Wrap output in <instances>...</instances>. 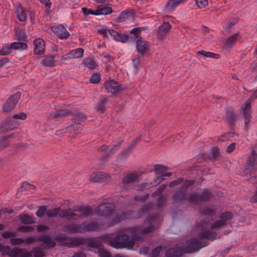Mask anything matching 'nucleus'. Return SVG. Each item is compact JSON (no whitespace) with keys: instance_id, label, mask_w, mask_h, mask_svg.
Listing matches in <instances>:
<instances>
[{"instance_id":"obj_2","label":"nucleus","mask_w":257,"mask_h":257,"mask_svg":"<svg viewBox=\"0 0 257 257\" xmlns=\"http://www.w3.org/2000/svg\"><path fill=\"white\" fill-rule=\"evenodd\" d=\"M135 235L131 236L125 233L124 231L119 232L117 235L113 238H108L109 245L115 248L132 249L135 244Z\"/></svg>"},{"instance_id":"obj_30","label":"nucleus","mask_w":257,"mask_h":257,"mask_svg":"<svg viewBox=\"0 0 257 257\" xmlns=\"http://www.w3.org/2000/svg\"><path fill=\"white\" fill-rule=\"evenodd\" d=\"M112 13L111 7H107L105 5H101L97 8V15H108Z\"/></svg>"},{"instance_id":"obj_20","label":"nucleus","mask_w":257,"mask_h":257,"mask_svg":"<svg viewBox=\"0 0 257 257\" xmlns=\"http://www.w3.org/2000/svg\"><path fill=\"white\" fill-rule=\"evenodd\" d=\"M64 228L70 234L83 232L82 223L77 224L73 222L66 224L64 226Z\"/></svg>"},{"instance_id":"obj_15","label":"nucleus","mask_w":257,"mask_h":257,"mask_svg":"<svg viewBox=\"0 0 257 257\" xmlns=\"http://www.w3.org/2000/svg\"><path fill=\"white\" fill-rule=\"evenodd\" d=\"M251 108V104H249V103H244V106L242 108L243 118L245 124V128H247L248 124L252 118Z\"/></svg>"},{"instance_id":"obj_28","label":"nucleus","mask_w":257,"mask_h":257,"mask_svg":"<svg viewBox=\"0 0 257 257\" xmlns=\"http://www.w3.org/2000/svg\"><path fill=\"white\" fill-rule=\"evenodd\" d=\"M171 28V25L169 22H164L159 27L158 32L159 36L161 37L165 36Z\"/></svg>"},{"instance_id":"obj_8","label":"nucleus","mask_w":257,"mask_h":257,"mask_svg":"<svg viewBox=\"0 0 257 257\" xmlns=\"http://www.w3.org/2000/svg\"><path fill=\"white\" fill-rule=\"evenodd\" d=\"M20 92H17L15 94L11 95L3 105V110L4 111L9 112L14 109L19 99L21 98Z\"/></svg>"},{"instance_id":"obj_10","label":"nucleus","mask_w":257,"mask_h":257,"mask_svg":"<svg viewBox=\"0 0 257 257\" xmlns=\"http://www.w3.org/2000/svg\"><path fill=\"white\" fill-rule=\"evenodd\" d=\"M83 232L97 231L105 228L103 223H99L96 221L90 222L85 221L82 223Z\"/></svg>"},{"instance_id":"obj_61","label":"nucleus","mask_w":257,"mask_h":257,"mask_svg":"<svg viewBox=\"0 0 257 257\" xmlns=\"http://www.w3.org/2000/svg\"><path fill=\"white\" fill-rule=\"evenodd\" d=\"M11 49L9 46L5 45L0 50V55L5 56L11 53Z\"/></svg>"},{"instance_id":"obj_46","label":"nucleus","mask_w":257,"mask_h":257,"mask_svg":"<svg viewBox=\"0 0 257 257\" xmlns=\"http://www.w3.org/2000/svg\"><path fill=\"white\" fill-rule=\"evenodd\" d=\"M101 80V76L99 73H93L89 79V81L91 83H98Z\"/></svg>"},{"instance_id":"obj_13","label":"nucleus","mask_w":257,"mask_h":257,"mask_svg":"<svg viewBox=\"0 0 257 257\" xmlns=\"http://www.w3.org/2000/svg\"><path fill=\"white\" fill-rule=\"evenodd\" d=\"M19 125L18 122L11 118H7L0 124V132L5 133L15 129Z\"/></svg>"},{"instance_id":"obj_31","label":"nucleus","mask_w":257,"mask_h":257,"mask_svg":"<svg viewBox=\"0 0 257 257\" xmlns=\"http://www.w3.org/2000/svg\"><path fill=\"white\" fill-rule=\"evenodd\" d=\"M15 34L17 37V39L19 41L25 42L27 41V36L24 30L19 28H15Z\"/></svg>"},{"instance_id":"obj_14","label":"nucleus","mask_w":257,"mask_h":257,"mask_svg":"<svg viewBox=\"0 0 257 257\" xmlns=\"http://www.w3.org/2000/svg\"><path fill=\"white\" fill-rule=\"evenodd\" d=\"M201 248V243L196 238H192L187 246V249L186 252L192 253L199 250Z\"/></svg>"},{"instance_id":"obj_9","label":"nucleus","mask_w":257,"mask_h":257,"mask_svg":"<svg viewBox=\"0 0 257 257\" xmlns=\"http://www.w3.org/2000/svg\"><path fill=\"white\" fill-rule=\"evenodd\" d=\"M159 220V216L158 214H154L148 215L145 221L149 224L147 227H145L142 229V232L144 234H148L153 231L155 229V225Z\"/></svg>"},{"instance_id":"obj_60","label":"nucleus","mask_w":257,"mask_h":257,"mask_svg":"<svg viewBox=\"0 0 257 257\" xmlns=\"http://www.w3.org/2000/svg\"><path fill=\"white\" fill-rule=\"evenodd\" d=\"M34 229V227L31 226H21L18 228V231L22 232H29Z\"/></svg>"},{"instance_id":"obj_59","label":"nucleus","mask_w":257,"mask_h":257,"mask_svg":"<svg viewBox=\"0 0 257 257\" xmlns=\"http://www.w3.org/2000/svg\"><path fill=\"white\" fill-rule=\"evenodd\" d=\"M195 4L199 9L204 8L208 4V0H195Z\"/></svg>"},{"instance_id":"obj_12","label":"nucleus","mask_w":257,"mask_h":257,"mask_svg":"<svg viewBox=\"0 0 257 257\" xmlns=\"http://www.w3.org/2000/svg\"><path fill=\"white\" fill-rule=\"evenodd\" d=\"M53 32L60 39H66L68 38L70 34L67 31L65 27L61 24L57 26H53L51 28Z\"/></svg>"},{"instance_id":"obj_26","label":"nucleus","mask_w":257,"mask_h":257,"mask_svg":"<svg viewBox=\"0 0 257 257\" xmlns=\"http://www.w3.org/2000/svg\"><path fill=\"white\" fill-rule=\"evenodd\" d=\"M239 37L240 34L239 32H237L229 37L225 41L224 47L226 48L231 49L235 44Z\"/></svg>"},{"instance_id":"obj_53","label":"nucleus","mask_w":257,"mask_h":257,"mask_svg":"<svg viewBox=\"0 0 257 257\" xmlns=\"http://www.w3.org/2000/svg\"><path fill=\"white\" fill-rule=\"evenodd\" d=\"M227 224V222H225L224 221L221 220H218L214 222V223L211 226V229H215L219 228Z\"/></svg>"},{"instance_id":"obj_47","label":"nucleus","mask_w":257,"mask_h":257,"mask_svg":"<svg viewBox=\"0 0 257 257\" xmlns=\"http://www.w3.org/2000/svg\"><path fill=\"white\" fill-rule=\"evenodd\" d=\"M153 185V184L152 183L143 182L139 185H138L137 186V188L138 190L143 191L146 189H150Z\"/></svg>"},{"instance_id":"obj_19","label":"nucleus","mask_w":257,"mask_h":257,"mask_svg":"<svg viewBox=\"0 0 257 257\" xmlns=\"http://www.w3.org/2000/svg\"><path fill=\"white\" fill-rule=\"evenodd\" d=\"M34 45V54L38 55L43 54L45 51V44L41 38H37L33 41Z\"/></svg>"},{"instance_id":"obj_56","label":"nucleus","mask_w":257,"mask_h":257,"mask_svg":"<svg viewBox=\"0 0 257 257\" xmlns=\"http://www.w3.org/2000/svg\"><path fill=\"white\" fill-rule=\"evenodd\" d=\"M195 182V181L194 180H186L184 182H183L180 189H185V190H186L187 188L193 185L194 184Z\"/></svg>"},{"instance_id":"obj_32","label":"nucleus","mask_w":257,"mask_h":257,"mask_svg":"<svg viewBox=\"0 0 257 257\" xmlns=\"http://www.w3.org/2000/svg\"><path fill=\"white\" fill-rule=\"evenodd\" d=\"M87 238L84 237L76 238L72 240V242L69 243V247L78 246L80 245H86Z\"/></svg>"},{"instance_id":"obj_42","label":"nucleus","mask_w":257,"mask_h":257,"mask_svg":"<svg viewBox=\"0 0 257 257\" xmlns=\"http://www.w3.org/2000/svg\"><path fill=\"white\" fill-rule=\"evenodd\" d=\"M233 217V214L231 212L225 211L221 213L219 215V218L225 222H227V221L232 219Z\"/></svg>"},{"instance_id":"obj_58","label":"nucleus","mask_w":257,"mask_h":257,"mask_svg":"<svg viewBox=\"0 0 257 257\" xmlns=\"http://www.w3.org/2000/svg\"><path fill=\"white\" fill-rule=\"evenodd\" d=\"M150 196L149 193H147L144 195H137L134 197V200L135 201H140L143 202H145L148 200Z\"/></svg>"},{"instance_id":"obj_11","label":"nucleus","mask_w":257,"mask_h":257,"mask_svg":"<svg viewBox=\"0 0 257 257\" xmlns=\"http://www.w3.org/2000/svg\"><path fill=\"white\" fill-rule=\"evenodd\" d=\"M171 199L173 204H176L186 200H187L189 203H192V201H189V195L187 196L186 190L180 188L175 191V193L172 195Z\"/></svg>"},{"instance_id":"obj_38","label":"nucleus","mask_w":257,"mask_h":257,"mask_svg":"<svg viewBox=\"0 0 257 257\" xmlns=\"http://www.w3.org/2000/svg\"><path fill=\"white\" fill-rule=\"evenodd\" d=\"M19 218L25 224H32L34 222V218L32 216L27 214L19 215Z\"/></svg>"},{"instance_id":"obj_43","label":"nucleus","mask_w":257,"mask_h":257,"mask_svg":"<svg viewBox=\"0 0 257 257\" xmlns=\"http://www.w3.org/2000/svg\"><path fill=\"white\" fill-rule=\"evenodd\" d=\"M72 211L71 208L69 209H61L60 207V211L58 215L60 218H65L67 220H69V212Z\"/></svg>"},{"instance_id":"obj_6","label":"nucleus","mask_w":257,"mask_h":257,"mask_svg":"<svg viewBox=\"0 0 257 257\" xmlns=\"http://www.w3.org/2000/svg\"><path fill=\"white\" fill-rule=\"evenodd\" d=\"M115 209L113 203H105L98 205L96 212L99 216L108 217L112 215Z\"/></svg>"},{"instance_id":"obj_49","label":"nucleus","mask_w":257,"mask_h":257,"mask_svg":"<svg viewBox=\"0 0 257 257\" xmlns=\"http://www.w3.org/2000/svg\"><path fill=\"white\" fill-rule=\"evenodd\" d=\"M11 136L12 135L6 136L2 139H0V151L7 147L9 145L8 139L10 138Z\"/></svg>"},{"instance_id":"obj_27","label":"nucleus","mask_w":257,"mask_h":257,"mask_svg":"<svg viewBox=\"0 0 257 257\" xmlns=\"http://www.w3.org/2000/svg\"><path fill=\"white\" fill-rule=\"evenodd\" d=\"M139 176L136 173L128 174L122 178L121 182L123 185L134 182L138 179Z\"/></svg>"},{"instance_id":"obj_54","label":"nucleus","mask_w":257,"mask_h":257,"mask_svg":"<svg viewBox=\"0 0 257 257\" xmlns=\"http://www.w3.org/2000/svg\"><path fill=\"white\" fill-rule=\"evenodd\" d=\"M31 252L34 257H43L45 255L44 252L39 248H34Z\"/></svg>"},{"instance_id":"obj_51","label":"nucleus","mask_w":257,"mask_h":257,"mask_svg":"<svg viewBox=\"0 0 257 257\" xmlns=\"http://www.w3.org/2000/svg\"><path fill=\"white\" fill-rule=\"evenodd\" d=\"M211 154L215 160H217L220 157L219 149L217 147H214L211 148Z\"/></svg>"},{"instance_id":"obj_55","label":"nucleus","mask_w":257,"mask_h":257,"mask_svg":"<svg viewBox=\"0 0 257 257\" xmlns=\"http://www.w3.org/2000/svg\"><path fill=\"white\" fill-rule=\"evenodd\" d=\"M82 12L84 15L88 16V15H95L97 16V10L94 11L90 9H88L86 7H83L82 9Z\"/></svg>"},{"instance_id":"obj_34","label":"nucleus","mask_w":257,"mask_h":257,"mask_svg":"<svg viewBox=\"0 0 257 257\" xmlns=\"http://www.w3.org/2000/svg\"><path fill=\"white\" fill-rule=\"evenodd\" d=\"M107 102L106 96L101 95L99 98V102L97 104V109L101 113H103L105 110V105Z\"/></svg>"},{"instance_id":"obj_35","label":"nucleus","mask_w":257,"mask_h":257,"mask_svg":"<svg viewBox=\"0 0 257 257\" xmlns=\"http://www.w3.org/2000/svg\"><path fill=\"white\" fill-rule=\"evenodd\" d=\"M245 164L256 166L257 165V154L254 150H252L250 156L248 158Z\"/></svg>"},{"instance_id":"obj_41","label":"nucleus","mask_w":257,"mask_h":257,"mask_svg":"<svg viewBox=\"0 0 257 257\" xmlns=\"http://www.w3.org/2000/svg\"><path fill=\"white\" fill-rule=\"evenodd\" d=\"M56 62L55 56L48 55L44 57L41 63L42 64H54Z\"/></svg>"},{"instance_id":"obj_37","label":"nucleus","mask_w":257,"mask_h":257,"mask_svg":"<svg viewBox=\"0 0 257 257\" xmlns=\"http://www.w3.org/2000/svg\"><path fill=\"white\" fill-rule=\"evenodd\" d=\"M256 170V166L245 164L243 173L246 176H251L252 175L255 174Z\"/></svg>"},{"instance_id":"obj_40","label":"nucleus","mask_w":257,"mask_h":257,"mask_svg":"<svg viewBox=\"0 0 257 257\" xmlns=\"http://www.w3.org/2000/svg\"><path fill=\"white\" fill-rule=\"evenodd\" d=\"M72 113V119L74 120H80L82 121L83 119L86 117V115L81 112L76 111Z\"/></svg>"},{"instance_id":"obj_36","label":"nucleus","mask_w":257,"mask_h":257,"mask_svg":"<svg viewBox=\"0 0 257 257\" xmlns=\"http://www.w3.org/2000/svg\"><path fill=\"white\" fill-rule=\"evenodd\" d=\"M216 210L212 208L207 207H205L200 210V213L205 216H208L210 217L213 216L216 214Z\"/></svg>"},{"instance_id":"obj_63","label":"nucleus","mask_w":257,"mask_h":257,"mask_svg":"<svg viewBox=\"0 0 257 257\" xmlns=\"http://www.w3.org/2000/svg\"><path fill=\"white\" fill-rule=\"evenodd\" d=\"M162 249V246L159 245L153 249L151 252V257H158Z\"/></svg>"},{"instance_id":"obj_23","label":"nucleus","mask_w":257,"mask_h":257,"mask_svg":"<svg viewBox=\"0 0 257 257\" xmlns=\"http://www.w3.org/2000/svg\"><path fill=\"white\" fill-rule=\"evenodd\" d=\"M135 15V12L133 10L130 11L127 10L123 11L120 13L119 16L115 19L114 22L118 23L124 22L127 19L134 17Z\"/></svg>"},{"instance_id":"obj_22","label":"nucleus","mask_w":257,"mask_h":257,"mask_svg":"<svg viewBox=\"0 0 257 257\" xmlns=\"http://www.w3.org/2000/svg\"><path fill=\"white\" fill-rule=\"evenodd\" d=\"M216 236L217 233L215 231L208 229L204 230L203 228L199 233V237L201 239H207L212 241L216 239Z\"/></svg>"},{"instance_id":"obj_62","label":"nucleus","mask_w":257,"mask_h":257,"mask_svg":"<svg viewBox=\"0 0 257 257\" xmlns=\"http://www.w3.org/2000/svg\"><path fill=\"white\" fill-rule=\"evenodd\" d=\"M1 236L4 238H12L13 237H14L15 236V233L10 231V230H7L4 231L2 234Z\"/></svg>"},{"instance_id":"obj_45","label":"nucleus","mask_w":257,"mask_h":257,"mask_svg":"<svg viewBox=\"0 0 257 257\" xmlns=\"http://www.w3.org/2000/svg\"><path fill=\"white\" fill-rule=\"evenodd\" d=\"M86 244L87 246L95 249L99 248L100 246L99 243L93 238H87Z\"/></svg>"},{"instance_id":"obj_7","label":"nucleus","mask_w":257,"mask_h":257,"mask_svg":"<svg viewBox=\"0 0 257 257\" xmlns=\"http://www.w3.org/2000/svg\"><path fill=\"white\" fill-rule=\"evenodd\" d=\"M104 86L107 92L111 94V96L115 95L120 90L124 89L122 84L112 79L106 81L104 83Z\"/></svg>"},{"instance_id":"obj_52","label":"nucleus","mask_w":257,"mask_h":257,"mask_svg":"<svg viewBox=\"0 0 257 257\" xmlns=\"http://www.w3.org/2000/svg\"><path fill=\"white\" fill-rule=\"evenodd\" d=\"M11 243L13 245H19L25 242V240L20 237H14L11 238L10 240Z\"/></svg>"},{"instance_id":"obj_5","label":"nucleus","mask_w":257,"mask_h":257,"mask_svg":"<svg viewBox=\"0 0 257 257\" xmlns=\"http://www.w3.org/2000/svg\"><path fill=\"white\" fill-rule=\"evenodd\" d=\"M6 255L9 257H32V252L28 251L26 248H20L14 247L13 248L9 246L5 248Z\"/></svg>"},{"instance_id":"obj_57","label":"nucleus","mask_w":257,"mask_h":257,"mask_svg":"<svg viewBox=\"0 0 257 257\" xmlns=\"http://www.w3.org/2000/svg\"><path fill=\"white\" fill-rule=\"evenodd\" d=\"M83 125L81 123L79 122H75L73 124L67 126V128H68L69 131H71L72 130H79L82 128Z\"/></svg>"},{"instance_id":"obj_44","label":"nucleus","mask_w":257,"mask_h":257,"mask_svg":"<svg viewBox=\"0 0 257 257\" xmlns=\"http://www.w3.org/2000/svg\"><path fill=\"white\" fill-rule=\"evenodd\" d=\"M60 211V207L54 208L53 209H47L46 215L49 217H55L57 216Z\"/></svg>"},{"instance_id":"obj_39","label":"nucleus","mask_w":257,"mask_h":257,"mask_svg":"<svg viewBox=\"0 0 257 257\" xmlns=\"http://www.w3.org/2000/svg\"><path fill=\"white\" fill-rule=\"evenodd\" d=\"M177 6V2L175 0H169L165 7V11L172 12Z\"/></svg>"},{"instance_id":"obj_25","label":"nucleus","mask_w":257,"mask_h":257,"mask_svg":"<svg viewBox=\"0 0 257 257\" xmlns=\"http://www.w3.org/2000/svg\"><path fill=\"white\" fill-rule=\"evenodd\" d=\"M183 254V250L182 248L174 247L169 248L166 251V257H180Z\"/></svg>"},{"instance_id":"obj_18","label":"nucleus","mask_w":257,"mask_h":257,"mask_svg":"<svg viewBox=\"0 0 257 257\" xmlns=\"http://www.w3.org/2000/svg\"><path fill=\"white\" fill-rule=\"evenodd\" d=\"M37 240L42 242L43 244L45 245V249H50L56 246V242L54 239L45 234L40 236Z\"/></svg>"},{"instance_id":"obj_33","label":"nucleus","mask_w":257,"mask_h":257,"mask_svg":"<svg viewBox=\"0 0 257 257\" xmlns=\"http://www.w3.org/2000/svg\"><path fill=\"white\" fill-rule=\"evenodd\" d=\"M16 13L18 20L21 22H25L27 19L25 13L23 10V7L20 5L16 9Z\"/></svg>"},{"instance_id":"obj_50","label":"nucleus","mask_w":257,"mask_h":257,"mask_svg":"<svg viewBox=\"0 0 257 257\" xmlns=\"http://www.w3.org/2000/svg\"><path fill=\"white\" fill-rule=\"evenodd\" d=\"M47 206L42 205L39 207L38 210L36 212V215L39 217H42L45 214H46L47 212Z\"/></svg>"},{"instance_id":"obj_48","label":"nucleus","mask_w":257,"mask_h":257,"mask_svg":"<svg viewBox=\"0 0 257 257\" xmlns=\"http://www.w3.org/2000/svg\"><path fill=\"white\" fill-rule=\"evenodd\" d=\"M154 171L158 175L163 173L168 169V167L163 165H155L154 167Z\"/></svg>"},{"instance_id":"obj_17","label":"nucleus","mask_w":257,"mask_h":257,"mask_svg":"<svg viewBox=\"0 0 257 257\" xmlns=\"http://www.w3.org/2000/svg\"><path fill=\"white\" fill-rule=\"evenodd\" d=\"M84 50L82 48H79L70 51L68 53L63 56L61 60L63 61L66 59H77L82 57Z\"/></svg>"},{"instance_id":"obj_16","label":"nucleus","mask_w":257,"mask_h":257,"mask_svg":"<svg viewBox=\"0 0 257 257\" xmlns=\"http://www.w3.org/2000/svg\"><path fill=\"white\" fill-rule=\"evenodd\" d=\"M225 116L227 122L231 126H235V122L237 120V115L233 108L229 106L225 109Z\"/></svg>"},{"instance_id":"obj_4","label":"nucleus","mask_w":257,"mask_h":257,"mask_svg":"<svg viewBox=\"0 0 257 257\" xmlns=\"http://www.w3.org/2000/svg\"><path fill=\"white\" fill-rule=\"evenodd\" d=\"M212 196V192L208 188H205L200 194L195 192L189 194V199L192 202H202L209 200Z\"/></svg>"},{"instance_id":"obj_3","label":"nucleus","mask_w":257,"mask_h":257,"mask_svg":"<svg viewBox=\"0 0 257 257\" xmlns=\"http://www.w3.org/2000/svg\"><path fill=\"white\" fill-rule=\"evenodd\" d=\"M122 141L118 143L117 145L113 146H107L103 145L97 149V151L101 153L100 156V161L101 163H105L108 161V158L113 155L115 152L118 151L121 146Z\"/></svg>"},{"instance_id":"obj_21","label":"nucleus","mask_w":257,"mask_h":257,"mask_svg":"<svg viewBox=\"0 0 257 257\" xmlns=\"http://www.w3.org/2000/svg\"><path fill=\"white\" fill-rule=\"evenodd\" d=\"M136 44L137 50L142 54L146 53L150 50V44L148 41L139 39L137 40Z\"/></svg>"},{"instance_id":"obj_29","label":"nucleus","mask_w":257,"mask_h":257,"mask_svg":"<svg viewBox=\"0 0 257 257\" xmlns=\"http://www.w3.org/2000/svg\"><path fill=\"white\" fill-rule=\"evenodd\" d=\"M71 113V110L69 109H61L54 114H50L49 118L51 119L57 118L58 117H65L69 114Z\"/></svg>"},{"instance_id":"obj_1","label":"nucleus","mask_w":257,"mask_h":257,"mask_svg":"<svg viewBox=\"0 0 257 257\" xmlns=\"http://www.w3.org/2000/svg\"><path fill=\"white\" fill-rule=\"evenodd\" d=\"M152 207V204L148 202L144 204L137 212L132 210L119 212L112 217L110 225H114L126 219L140 218L146 213L149 212Z\"/></svg>"},{"instance_id":"obj_64","label":"nucleus","mask_w":257,"mask_h":257,"mask_svg":"<svg viewBox=\"0 0 257 257\" xmlns=\"http://www.w3.org/2000/svg\"><path fill=\"white\" fill-rule=\"evenodd\" d=\"M142 136L141 135L137 137L131 143L130 145H128L130 148H131L133 149L140 142L142 139Z\"/></svg>"},{"instance_id":"obj_24","label":"nucleus","mask_w":257,"mask_h":257,"mask_svg":"<svg viewBox=\"0 0 257 257\" xmlns=\"http://www.w3.org/2000/svg\"><path fill=\"white\" fill-rule=\"evenodd\" d=\"M74 211L79 212L81 213L82 217H87L91 215L93 210L90 206H78L76 208L73 209Z\"/></svg>"}]
</instances>
